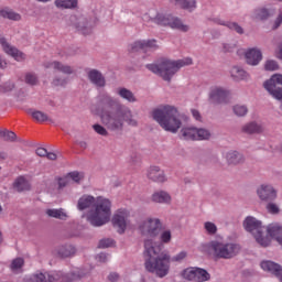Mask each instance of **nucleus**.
I'll list each match as a JSON object with an SVG mask.
<instances>
[{"mask_svg": "<svg viewBox=\"0 0 282 282\" xmlns=\"http://www.w3.org/2000/svg\"><path fill=\"white\" fill-rule=\"evenodd\" d=\"M67 175H68V180H70V184H72V182L79 184L80 180H83L85 177L83 175V173H80V172H70Z\"/></svg>", "mask_w": 282, "mask_h": 282, "instance_id": "58836bf2", "label": "nucleus"}, {"mask_svg": "<svg viewBox=\"0 0 282 282\" xmlns=\"http://www.w3.org/2000/svg\"><path fill=\"white\" fill-rule=\"evenodd\" d=\"M30 115L32 116L33 120H35V122H47L50 120L47 113L40 110H31Z\"/></svg>", "mask_w": 282, "mask_h": 282, "instance_id": "72a5a7b5", "label": "nucleus"}, {"mask_svg": "<svg viewBox=\"0 0 282 282\" xmlns=\"http://www.w3.org/2000/svg\"><path fill=\"white\" fill-rule=\"evenodd\" d=\"M172 234L171 230L166 229L163 230L160 235V241L161 243H171V239H172Z\"/></svg>", "mask_w": 282, "mask_h": 282, "instance_id": "ea45409f", "label": "nucleus"}, {"mask_svg": "<svg viewBox=\"0 0 282 282\" xmlns=\"http://www.w3.org/2000/svg\"><path fill=\"white\" fill-rule=\"evenodd\" d=\"M152 116L162 129L170 131L171 133H177L180 127H182V121L178 118L180 112L176 107L162 106L161 108L153 110Z\"/></svg>", "mask_w": 282, "mask_h": 282, "instance_id": "39448f33", "label": "nucleus"}, {"mask_svg": "<svg viewBox=\"0 0 282 282\" xmlns=\"http://www.w3.org/2000/svg\"><path fill=\"white\" fill-rule=\"evenodd\" d=\"M118 95L120 96V98H123V100H128V102H135L137 100L133 93L127 88H120L118 90Z\"/></svg>", "mask_w": 282, "mask_h": 282, "instance_id": "f704fd0d", "label": "nucleus"}, {"mask_svg": "<svg viewBox=\"0 0 282 282\" xmlns=\"http://www.w3.org/2000/svg\"><path fill=\"white\" fill-rule=\"evenodd\" d=\"M226 160L228 164H241L243 162V155L237 151H231L226 154Z\"/></svg>", "mask_w": 282, "mask_h": 282, "instance_id": "a878e982", "label": "nucleus"}, {"mask_svg": "<svg viewBox=\"0 0 282 282\" xmlns=\"http://www.w3.org/2000/svg\"><path fill=\"white\" fill-rule=\"evenodd\" d=\"M264 69H267V72H274L276 69H279V64L276 63V61H267L265 65H264Z\"/></svg>", "mask_w": 282, "mask_h": 282, "instance_id": "c03bdc74", "label": "nucleus"}, {"mask_svg": "<svg viewBox=\"0 0 282 282\" xmlns=\"http://www.w3.org/2000/svg\"><path fill=\"white\" fill-rule=\"evenodd\" d=\"M93 129L96 133H98L99 135H109V132L107 131V129L100 124H94Z\"/></svg>", "mask_w": 282, "mask_h": 282, "instance_id": "09e8293b", "label": "nucleus"}, {"mask_svg": "<svg viewBox=\"0 0 282 282\" xmlns=\"http://www.w3.org/2000/svg\"><path fill=\"white\" fill-rule=\"evenodd\" d=\"M79 144H80V147H82L83 149H85V148L87 147V143H86V142H80Z\"/></svg>", "mask_w": 282, "mask_h": 282, "instance_id": "774afa93", "label": "nucleus"}, {"mask_svg": "<svg viewBox=\"0 0 282 282\" xmlns=\"http://www.w3.org/2000/svg\"><path fill=\"white\" fill-rule=\"evenodd\" d=\"M183 140H209L210 131L197 128H183L181 130Z\"/></svg>", "mask_w": 282, "mask_h": 282, "instance_id": "f8f14e48", "label": "nucleus"}, {"mask_svg": "<svg viewBox=\"0 0 282 282\" xmlns=\"http://www.w3.org/2000/svg\"><path fill=\"white\" fill-rule=\"evenodd\" d=\"M76 275L69 276V274L64 275L62 272L53 273H34L24 279V282H72L75 281Z\"/></svg>", "mask_w": 282, "mask_h": 282, "instance_id": "6e6552de", "label": "nucleus"}, {"mask_svg": "<svg viewBox=\"0 0 282 282\" xmlns=\"http://www.w3.org/2000/svg\"><path fill=\"white\" fill-rule=\"evenodd\" d=\"M162 223L159 218H148L143 220L139 230L144 237H150L144 240V267L148 272H154L161 279L169 274L171 269V254L162 251V243L155 242V237L160 235Z\"/></svg>", "mask_w": 282, "mask_h": 282, "instance_id": "f257e3e1", "label": "nucleus"}, {"mask_svg": "<svg viewBox=\"0 0 282 282\" xmlns=\"http://www.w3.org/2000/svg\"><path fill=\"white\" fill-rule=\"evenodd\" d=\"M148 177L152 180V182H166V175H164V171H162L159 166H150L148 170Z\"/></svg>", "mask_w": 282, "mask_h": 282, "instance_id": "aec40b11", "label": "nucleus"}, {"mask_svg": "<svg viewBox=\"0 0 282 282\" xmlns=\"http://www.w3.org/2000/svg\"><path fill=\"white\" fill-rule=\"evenodd\" d=\"M113 239L111 238H106V239H101L99 241L98 248H111V246H113Z\"/></svg>", "mask_w": 282, "mask_h": 282, "instance_id": "de8ad7c7", "label": "nucleus"}, {"mask_svg": "<svg viewBox=\"0 0 282 282\" xmlns=\"http://www.w3.org/2000/svg\"><path fill=\"white\" fill-rule=\"evenodd\" d=\"M169 26L172 28V30H178L180 32H188V30H191L188 24H184V22L175 17L171 18Z\"/></svg>", "mask_w": 282, "mask_h": 282, "instance_id": "393cba45", "label": "nucleus"}, {"mask_svg": "<svg viewBox=\"0 0 282 282\" xmlns=\"http://www.w3.org/2000/svg\"><path fill=\"white\" fill-rule=\"evenodd\" d=\"M152 202L155 204H171V194L165 191L156 192L152 195Z\"/></svg>", "mask_w": 282, "mask_h": 282, "instance_id": "5701e85b", "label": "nucleus"}, {"mask_svg": "<svg viewBox=\"0 0 282 282\" xmlns=\"http://www.w3.org/2000/svg\"><path fill=\"white\" fill-rule=\"evenodd\" d=\"M243 227L247 232H251L253 235L257 243H259L262 248H268L270 246V237L263 236V232L267 230L268 235L271 236L274 240L282 246V227L281 225H271L265 229V227L261 226V221L257 220V218L252 216H248L243 221Z\"/></svg>", "mask_w": 282, "mask_h": 282, "instance_id": "20e7f679", "label": "nucleus"}, {"mask_svg": "<svg viewBox=\"0 0 282 282\" xmlns=\"http://www.w3.org/2000/svg\"><path fill=\"white\" fill-rule=\"evenodd\" d=\"M234 113L236 116L243 117V116H246V113H248V107L241 106V105H236V106H234Z\"/></svg>", "mask_w": 282, "mask_h": 282, "instance_id": "79ce46f5", "label": "nucleus"}, {"mask_svg": "<svg viewBox=\"0 0 282 282\" xmlns=\"http://www.w3.org/2000/svg\"><path fill=\"white\" fill-rule=\"evenodd\" d=\"M25 261L22 258H17L11 262V270L12 272H18V270H21L23 268Z\"/></svg>", "mask_w": 282, "mask_h": 282, "instance_id": "4c0bfd02", "label": "nucleus"}, {"mask_svg": "<svg viewBox=\"0 0 282 282\" xmlns=\"http://www.w3.org/2000/svg\"><path fill=\"white\" fill-rule=\"evenodd\" d=\"M264 89H267L275 100H282V75L274 74L264 83Z\"/></svg>", "mask_w": 282, "mask_h": 282, "instance_id": "1a4fd4ad", "label": "nucleus"}, {"mask_svg": "<svg viewBox=\"0 0 282 282\" xmlns=\"http://www.w3.org/2000/svg\"><path fill=\"white\" fill-rule=\"evenodd\" d=\"M267 210L268 213H271V215H276V213H279V206L274 203H269L267 205Z\"/></svg>", "mask_w": 282, "mask_h": 282, "instance_id": "8fccbe9b", "label": "nucleus"}, {"mask_svg": "<svg viewBox=\"0 0 282 282\" xmlns=\"http://www.w3.org/2000/svg\"><path fill=\"white\" fill-rule=\"evenodd\" d=\"M215 23L218 25H225L229 30H234L237 34H243V28H241L237 22H224L223 20L216 19Z\"/></svg>", "mask_w": 282, "mask_h": 282, "instance_id": "c85d7f7f", "label": "nucleus"}, {"mask_svg": "<svg viewBox=\"0 0 282 282\" xmlns=\"http://www.w3.org/2000/svg\"><path fill=\"white\" fill-rule=\"evenodd\" d=\"M13 188H15L18 193H23V191H30V182H28L25 177L20 176L13 183Z\"/></svg>", "mask_w": 282, "mask_h": 282, "instance_id": "bb28decb", "label": "nucleus"}, {"mask_svg": "<svg viewBox=\"0 0 282 282\" xmlns=\"http://www.w3.org/2000/svg\"><path fill=\"white\" fill-rule=\"evenodd\" d=\"M46 215L48 217H53L54 219H67V213H65V209H47Z\"/></svg>", "mask_w": 282, "mask_h": 282, "instance_id": "473e14b6", "label": "nucleus"}, {"mask_svg": "<svg viewBox=\"0 0 282 282\" xmlns=\"http://www.w3.org/2000/svg\"><path fill=\"white\" fill-rule=\"evenodd\" d=\"M186 281L204 282L210 280V273L202 268L189 267L182 272Z\"/></svg>", "mask_w": 282, "mask_h": 282, "instance_id": "9d476101", "label": "nucleus"}, {"mask_svg": "<svg viewBox=\"0 0 282 282\" xmlns=\"http://www.w3.org/2000/svg\"><path fill=\"white\" fill-rule=\"evenodd\" d=\"M224 50L225 52H232V46H230L229 44H225Z\"/></svg>", "mask_w": 282, "mask_h": 282, "instance_id": "0e129e2a", "label": "nucleus"}, {"mask_svg": "<svg viewBox=\"0 0 282 282\" xmlns=\"http://www.w3.org/2000/svg\"><path fill=\"white\" fill-rule=\"evenodd\" d=\"M36 83H39V78L36 77V75H34L32 73H28L25 75V84L26 85H36Z\"/></svg>", "mask_w": 282, "mask_h": 282, "instance_id": "49530a36", "label": "nucleus"}, {"mask_svg": "<svg viewBox=\"0 0 282 282\" xmlns=\"http://www.w3.org/2000/svg\"><path fill=\"white\" fill-rule=\"evenodd\" d=\"M54 6L58 10H74L78 8V0H55Z\"/></svg>", "mask_w": 282, "mask_h": 282, "instance_id": "4be33fe9", "label": "nucleus"}, {"mask_svg": "<svg viewBox=\"0 0 282 282\" xmlns=\"http://www.w3.org/2000/svg\"><path fill=\"white\" fill-rule=\"evenodd\" d=\"M270 17V12L265 9H259L256 11V19H259L260 21H263Z\"/></svg>", "mask_w": 282, "mask_h": 282, "instance_id": "a18cd8bd", "label": "nucleus"}, {"mask_svg": "<svg viewBox=\"0 0 282 282\" xmlns=\"http://www.w3.org/2000/svg\"><path fill=\"white\" fill-rule=\"evenodd\" d=\"M46 158H47V160L54 161V160H56L57 155L54 152H46Z\"/></svg>", "mask_w": 282, "mask_h": 282, "instance_id": "052dcab7", "label": "nucleus"}, {"mask_svg": "<svg viewBox=\"0 0 282 282\" xmlns=\"http://www.w3.org/2000/svg\"><path fill=\"white\" fill-rule=\"evenodd\" d=\"M191 111L193 118H195L198 122H202V113H199L197 109H192Z\"/></svg>", "mask_w": 282, "mask_h": 282, "instance_id": "5fc2aeb1", "label": "nucleus"}, {"mask_svg": "<svg viewBox=\"0 0 282 282\" xmlns=\"http://www.w3.org/2000/svg\"><path fill=\"white\" fill-rule=\"evenodd\" d=\"M261 268L264 270V272H270L271 274H274V276H276V279L282 282V268L280 264L267 260L261 262Z\"/></svg>", "mask_w": 282, "mask_h": 282, "instance_id": "f3484780", "label": "nucleus"}, {"mask_svg": "<svg viewBox=\"0 0 282 282\" xmlns=\"http://www.w3.org/2000/svg\"><path fill=\"white\" fill-rule=\"evenodd\" d=\"M158 40H139L130 44L129 52H151L158 50Z\"/></svg>", "mask_w": 282, "mask_h": 282, "instance_id": "ddd939ff", "label": "nucleus"}, {"mask_svg": "<svg viewBox=\"0 0 282 282\" xmlns=\"http://www.w3.org/2000/svg\"><path fill=\"white\" fill-rule=\"evenodd\" d=\"M230 74L232 78H235V80H243L245 78L248 77V74L246 73V70H243L239 66H234L230 70Z\"/></svg>", "mask_w": 282, "mask_h": 282, "instance_id": "2f4dec72", "label": "nucleus"}, {"mask_svg": "<svg viewBox=\"0 0 282 282\" xmlns=\"http://www.w3.org/2000/svg\"><path fill=\"white\" fill-rule=\"evenodd\" d=\"M0 17H3V19H9L10 21H21V14L17 13L10 9L1 10Z\"/></svg>", "mask_w": 282, "mask_h": 282, "instance_id": "7c9ffc66", "label": "nucleus"}, {"mask_svg": "<svg viewBox=\"0 0 282 282\" xmlns=\"http://www.w3.org/2000/svg\"><path fill=\"white\" fill-rule=\"evenodd\" d=\"M204 228L207 232V235H217V225L210 221H206L204 224Z\"/></svg>", "mask_w": 282, "mask_h": 282, "instance_id": "a19ab883", "label": "nucleus"}, {"mask_svg": "<svg viewBox=\"0 0 282 282\" xmlns=\"http://www.w3.org/2000/svg\"><path fill=\"white\" fill-rule=\"evenodd\" d=\"M276 57L282 61V44H280L279 47H278Z\"/></svg>", "mask_w": 282, "mask_h": 282, "instance_id": "e2e57ef3", "label": "nucleus"}, {"mask_svg": "<svg viewBox=\"0 0 282 282\" xmlns=\"http://www.w3.org/2000/svg\"><path fill=\"white\" fill-rule=\"evenodd\" d=\"M97 107L101 110L99 113L102 124L109 131H122L124 122L130 127H138V121L133 119V112L129 107L120 104L108 94L98 97Z\"/></svg>", "mask_w": 282, "mask_h": 282, "instance_id": "f03ea898", "label": "nucleus"}, {"mask_svg": "<svg viewBox=\"0 0 282 282\" xmlns=\"http://www.w3.org/2000/svg\"><path fill=\"white\" fill-rule=\"evenodd\" d=\"M281 23H282V12H280V14L278 15V18L274 22V25H273V30H276L278 28H280Z\"/></svg>", "mask_w": 282, "mask_h": 282, "instance_id": "6e6d98bb", "label": "nucleus"}, {"mask_svg": "<svg viewBox=\"0 0 282 282\" xmlns=\"http://www.w3.org/2000/svg\"><path fill=\"white\" fill-rule=\"evenodd\" d=\"M76 252V249L72 246L62 247L58 251L59 257L67 258L72 257Z\"/></svg>", "mask_w": 282, "mask_h": 282, "instance_id": "e433bc0d", "label": "nucleus"}, {"mask_svg": "<svg viewBox=\"0 0 282 282\" xmlns=\"http://www.w3.org/2000/svg\"><path fill=\"white\" fill-rule=\"evenodd\" d=\"M209 99L212 102L221 105L230 100V93L221 87H213L209 93Z\"/></svg>", "mask_w": 282, "mask_h": 282, "instance_id": "2eb2a0df", "label": "nucleus"}, {"mask_svg": "<svg viewBox=\"0 0 282 282\" xmlns=\"http://www.w3.org/2000/svg\"><path fill=\"white\" fill-rule=\"evenodd\" d=\"M187 65H193V59L189 57L178 61L163 59L159 64H149L147 67L152 74H156V76H161L163 80L171 83L173 76H175L182 67H186Z\"/></svg>", "mask_w": 282, "mask_h": 282, "instance_id": "423d86ee", "label": "nucleus"}, {"mask_svg": "<svg viewBox=\"0 0 282 282\" xmlns=\"http://www.w3.org/2000/svg\"><path fill=\"white\" fill-rule=\"evenodd\" d=\"M245 58L248 65H259V62L261 61V58H263V55L261 54V51L258 48H249L245 53Z\"/></svg>", "mask_w": 282, "mask_h": 282, "instance_id": "6ab92c4d", "label": "nucleus"}, {"mask_svg": "<svg viewBox=\"0 0 282 282\" xmlns=\"http://www.w3.org/2000/svg\"><path fill=\"white\" fill-rule=\"evenodd\" d=\"M77 208L78 210L94 208L88 213L87 221L95 227L105 226L111 219V200L102 196L83 195L77 202Z\"/></svg>", "mask_w": 282, "mask_h": 282, "instance_id": "7ed1b4c3", "label": "nucleus"}, {"mask_svg": "<svg viewBox=\"0 0 282 282\" xmlns=\"http://www.w3.org/2000/svg\"><path fill=\"white\" fill-rule=\"evenodd\" d=\"M78 30H80L82 34H89L91 32L90 29L87 30V28H83V26H77Z\"/></svg>", "mask_w": 282, "mask_h": 282, "instance_id": "680f3d73", "label": "nucleus"}, {"mask_svg": "<svg viewBox=\"0 0 282 282\" xmlns=\"http://www.w3.org/2000/svg\"><path fill=\"white\" fill-rule=\"evenodd\" d=\"M0 138L4 140V142H14L17 140V133L8 130L0 131Z\"/></svg>", "mask_w": 282, "mask_h": 282, "instance_id": "c9c22d12", "label": "nucleus"}, {"mask_svg": "<svg viewBox=\"0 0 282 282\" xmlns=\"http://www.w3.org/2000/svg\"><path fill=\"white\" fill-rule=\"evenodd\" d=\"M208 248L213 250L215 257H218V259H232V257H237V253L241 251V247L237 243L217 240L209 242Z\"/></svg>", "mask_w": 282, "mask_h": 282, "instance_id": "0eeeda50", "label": "nucleus"}, {"mask_svg": "<svg viewBox=\"0 0 282 282\" xmlns=\"http://www.w3.org/2000/svg\"><path fill=\"white\" fill-rule=\"evenodd\" d=\"M3 65H6V62L0 56V67H3Z\"/></svg>", "mask_w": 282, "mask_h": 282, "instance_id": "338daca9", "label": "nucleus"}, {"mask_svg": "<svg viewBox=\"0 0 282 282\" xmlns=\"http://www.w3.org/2000/svg\"><path fill=\"white\" fill-rule=\"evenodd\" d=\"M130 213L127 209H118L112 216V226L117 229L119 235H123L127 230V224H129Z\"/></svg>", "mask_w": 282, "mask_h": 282, "instance_id": "9b49d317", "label": "nucleus"}, {"mask_svg": "<svg viewBox=\"0 0 282 282\" xmlns=\"http://www.w3.org/2000/svg\"><path fill=\"white\" fill-rule=\"evenodd\" d=\"M172 17L173 15L166 13H158L152 21L158 25H170Z\"/></svg>", "mask_w": 282, "mask_h": 282, "instance_id": "c756f323", "label": "nucleus"}, {"mask_svg": "<svg viewBox=\"0 0 282 282\" xmlns=\"http://www.w3.org/2000/svg\"><path fill=\"white\" fill-rule=\"evenodd\" d=\"M45 69H55V72H61L62 74H74V69H72V66L65 65L58 61L54 62H46L44 63Z\"/></svg>", "mask_w": 282, "mask_h": 282, "instance_id": "a211bd4d", "label": "nucleus"}, {"mask_svg": "<svg viewBox=\"0 0 282 282\" xmlns=\"http://www.w3.org/2000/svg\"><path fill=\"white\" fill-rule=\"evenodd\" d=\"M13 89H14V84L10 82L4 84L2 87V91H12Z\"/></svg>", "mask_w": 282, "mask_h": 282, "instance_id": "4d7b16f0", "label": "nucleus"}, {"mask_svg": "<svg viewBox=\"0 0 282 282\" xmlns=\"http://www.w3.org/2000/svg\"><path fill=\"white\" fill-rule=\"evenodd\" d=\"M88 78L93 85H96V87H105L106 85L105 76H102V73L97 69L89 70Z\"/></svg>", "mask_w": 282, "mask_h": 282, "instance_id": "412c9836", "label": "nucleus"}, {"mask_svg": "<svg viewBox=\"0 0 282 282\" xmlns=\"http://www.w3.org/2000/svg\"><path fill=\"white\" fill-rule=\"evenodd\" d=\"M35 153L40 158H46L47 156V150L45 148H37Z\"/></svg>", "mask_w": 282, "mask_h": 282, "instance_id": "864d4df0", "label": "nucleus"}, {"mask_svg": "<svg viewBox=\"0 0 282 282\" xmlns=\"http://www.w3.org/2000/svg\"><path fill=\"white\" fill-rule=\"evenodd\" d=\"M8 158V155L6 154V152H0V162H3V160H6Z\"/></svg>", "mask_w": 282, "mask_h": 282, "instance_id": "69168bd1", "label": "nucleus"}, {"mask_svg": "<svg viewBox=\"0 0 282 282\" xmlns=\"http://www.w3.org/2000/svg\"><path fill=\"white\" fill-rule=\"evenodd\" d=\"M261 131H263V127L257 122H250L242 127V133H248L249 135L252 133H261Z\"/></svg>", "mask_w": 282, "mask_h": 282, "instance_id": "cd10ccee", "label": "nucleus"}, {"mask_svg": "<svg viewBox=\"0 0 282 282\" xmlns=\"http://www.w3.org/2000/svg\"><path fill=\"white\" fill-rule=\"evenodd\" d=\"M0 44L3 48V52H6V54H8L9 56H12L14 61H18V62L25 61V54H23V52L19 51L17 47L7 43L6 39L1 37Z\"/></svg>", "mask_w": 282, "mask_h": 282, "instance_id": "dca6fc26", "label": "nucleus"}, {"mask_svg": "<svg viewBox=\"0 0 282 282\" xmlns=\"http://www.w3.org/2000/svg\"><path fill=\"white\" fill-rule=\"evenodd\" d=\"M171 3H175V6H180L183 10H187L188 12H193L195 8H197L196 0H170Z\"/></svg>", "mask_w": 282, "mask_h": 282, "instance_id": "b1692460", "label": "nucleus"}, {"mask_svg": "<svg viewBox=\"0 0 282 282\" xmlns=\"http://www.w3.org/2000/svg\"><path fill=\"white\" fill-rule=\"evenodd\" d=\"M118 279H120V275L116 272H112L108 275V280H110L111 282H116L118 281Z\"/></svg>", "mask_w": 282, "mask_h": 282, "instance_id": "13d9d810", "label": "nucleus"}, {"mask_svg": "<svg viewBox=\"0 0 282 282\" xmlns=\"http://www.w3.org/2000/svg\"><path fill=\"white\" fill-rule=\"evenodd\" d=\"M57 184H58V188H65V186H69V184H72V181L69 180L68 174H66V176L64 177H58Z\"/></svg>", "mask_w": 282, "mask_h": 282, "instance_id": "37998d69", "label": "nucleus"}, {"mask_svg": "<svg viewBox=\"0 0 282 282\" xmlns=\"http://www.w3.org/2000/svg\"><path fill=\"white\" fill-rule=\"evenodd\" d=\"M53 85L55 87H63L64 85H67V79L55 78Z\"/></svg>", "mask_w": 282, "mask_h": 282, "instance_id": "603ef678", "label": "nucleus"}, {"mask_svg": "<svg viewBox=\"0 0 282 282\" xmlns=\"http://www.w3.org/2000/svg\"><path fill=\"white\" fill-rule=\"evenodd\" d=\"M97 261H99L100 263H105L107 261V253H99L97 256Z\"/></svg>", "mask_w": 282, "mask_h": 282, "instance_id": "bf43d9fd", "label": "nucleus"}, {"mask_svg": "<svg viewBox=\"0 0 282 282\" xmlns=\"http://www.w3.org/2000/svg\"><path fill=\"white\" fill-rule=\"evenodd\" d=\"M257 195L261 202H274L276 199V189H274V186L264 183L257 188Z\"/></svg>", "mask_w": 282, "mask_h": 282, "instance_id": "4468645a", "label": "nucleus"}, {"mask_svg": "<svg viewBox=\"0 0 282 282\" xmlns=\"http://www.w3.org/2000/svg\"><path fill=\"white\" fill-rule=\"evenodd\" d=\"M185 257H187L186 251H181L178 254H176V256L173 257L172 259H171V257H170V262H171V261H184V258H185Z\"/></svg>", "mask_w": 282, "mask_h": 282, "instance_id": "3c124183", "label": "nucleus"}]
</instances>
